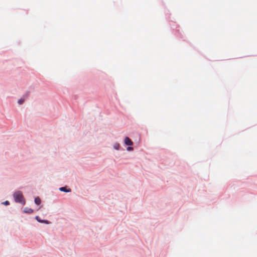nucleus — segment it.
<instances>
[{
    "label": "nucleus",
    "mask_w": 257,
    "mask_h": 257,
    "mask_svg": "<svg viewBox=\"0 0 257 257\" xmlns=\"http://www.w3.org/2000/svg\"><path fill=\"white\" fill-rule=\"evenodd\" d=\"M124 143L127 146H132L133 144V142L128 137L125 138Z\"/></svg>",
    "instance_id": "obj_3"
},
{
    "label": "nucleus",
    "mask_w": 257,
    "mask_h": 257,
    "mask_svg": "<svg viewBox=\"0 0 257 257\" xmlns=\"http://www.w3.org/2000/svg\"><path fill=\"white\" fill-rule=\"evenodd\" d=\"M59 189H60V190L61 191H63V192H71V189H67L66 188V187H61Z\"/></svg>",
    "instance_id": "obj_5"
},
{
    "label": "nucleus",
    "mask_w": 257,
    "mask_h": 257,
    "mask_svg": "<svg viewBox=\"0 0 257 257\" xmlns=\"http://www.w3.org/2000/svg\"><path fill=\"white\" fill-rule=\"evenodd\" d=\"M29 92L28 91L23 96L22 98H21L19 100H18V103L19 104H22L25 100V99L28 97L29 95Z\"/></svg>",
    "instance_id": "obj_2"
},
{
    "label": "nucleus",
    "mask_w": 257,
    "mask_h": 257,
    "mask_svg": "<svg viewBox=\"0 0 257 257\" xmlns=\"http://www.w3.org/2000/svg\"><path fill=\"white\" fill-rule=\"evenodd\" d=\"M133 150V148H132V147H128L127 148V150L130 151V150Z\"/></svg>",
    "instance_id": "obj_10"
},
{
    "label": "nucleus",
    "mask_w": 257,
    "mask_h": 257,
    "mask_svg": "<svg viewBox=\"0 0 257 257\" xmlns=\"http://www.w3.org/2000/svg\"><path fill=\"white\" fill-rule=\"evenodd\" d=\"M15 200L16 202H19L24 205L25 204V200L21 191L16 192L14 195Z\"/></svg>",
    "instance_id": "obj_1"
},
{
    "label": "nucleus",
    "mask_w": 257,
    "mask_h": 257,
    "mask_svg": "<svg viewBox=\"0 0 257 257\" xmlns=\"http://www.w3.org/2000/svg\"><path fill=\"white\" fill-rule=\"evenodd\" d=\"M41 223H45L46 224H48L49 221L48 220H42Z\"/></svg>",
    "instance_id": "obj_8"
},
{
    "label": "nucleus",
    "mask_w": 257,
    "mask_h": 257,
    "mask_svg": "<svg viewBox=\"0 0 257 257\" xmlns=\"http://www.w3.org/2000/svg\"><path fill=\"white\" fill-rule=\"evenodd\" d=\"M24 212L26 213L31 214L33 212V210L31 208L26 207L24 209Z\"/></svg>",
    "instance_id": "obj_4"
},
{
    "label": "nucleus",
    "mask_w": 257,
    "mask_h": 257,
    "mask_svg": "<svg viewBox=\"0 0 257 257\" xmlns=\"http://www.w3.org/2000/svg\"><path fill=\"white\" fill-rule=\"evenodd\" d=\"M41 199L39 197H36L35 198V203L37 204V205H39L40 203H41Z\"/></svg>",
    "instance_id": "obj_6"
},
{
    "label": "nucleus",
    "mask_w": 257,
    "mask_h": 257,
    "mask_svg": "<svg viewBox=\"0 0 257 257\" xmlns=\"http://www.w3.org/2000/svg\"><path fill=\"white\" fill-rule=\"evenodd\" d=\"M3 204L6 205H9V202L8 201H6L5 202H3Z\"/></svg>",
    "instance_id": "obj_9"
},
{
    "label": "nucleus",
    "mask_w": 257,
    "mask_h": 257,
    "mask_svg": "<svg viewBox=\"0 0 257 257\" xmlns=\"http://www.w3.org/2000/svg\"><path fill=\"white\" fill-rule=\"evenodd\" d=\"M36 219L39 222L41 223L42 220H41L39 216H37L35 217Z\"/></svg>",
    "instance_id": "obj_7"
}]
</instances>
